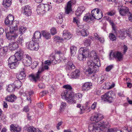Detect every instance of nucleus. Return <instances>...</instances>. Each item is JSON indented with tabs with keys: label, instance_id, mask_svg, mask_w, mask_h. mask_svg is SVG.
I'll use <instances>...</instances> for the list:
<instances>
[{
	"label": "nucleus",
	"instance_id": "nucleus-60",
	"mask_svg": "<svg viewBox=\"0 0 132 132\" xmlns=\"http://www.w3.org/2000/svg\"><path fill=\"white\" fill-rule=\"evenodd\" d=\"M38 62L37 61H35L33 63L32 66V68L34 69L35 68L36 66L38 65Z\"/></svg>",
	"mask_w": 132,
	"mask_h": 132
},
{
	"label": "nucleus",
	"instance_id": "nucleus-9",
	"mask_svg": "<svg viewBox=\"0 0 132 132\" xmlns=\"http://www.w3.org/2000/svg\"><path fill=\"white\" fill-rule=\"evenodd\" d=\"M22 62L24 65L25 66H30L32 63L31 57L27 55H26L23 57Z\"/></svg>",
	"mask_w": 132,
	"mask_h": 132
},
{
	"label": "nucleus",
	"instance_id": "nucleus-29",
	"mask_svg": "<svg viewBox=\"0 0 132 132\" xmlns=\"http://www.w3.org/2000/svg\"><path fill=\"white\" fill-rule=\"evenodd\" d=\"M26 76V75L23 71H21L20 73L16 76L17 79L19 80H22L24 79Z\"/></svg>",
	"mask_w": 132,
	"mask_h": 132
},
{
	"label": "nucleus",
	"instance_id": "nucleus-51",
	"mask_svg": "<svg viewBox=\"0 0 132 132\" xmlns=\"http://www.w3.org/2000/svg\"><path fill=\"white\" fill-rule=\"evenodd\" d=\"M126 33L132 39V29L131 28L128 31H126Z\"/></svg>",
	"mask_w": 132,
	"mask_h": 132
},
{
	"label": "nucleus",
	"instance_id": "nucleus-36",
	"mask_svg": "<svg viewBox=\"0 0 132 132\" xmlns=\"http://www.w3.org/2000/svg\"><path fill=\"white\" fill-rule=\"evenodd\" d=\"M15 88H19L21 86V82L19 80L15 81L13 84Z\"/></svg>",
	"mask_w": 132,
	"mask_h": 132
},
{
	"label": "nucleus",
	"instance_id": "nucleus-57",
	"mask_svg": "<svg viewBox=\"0 0 132 132\" xmlns=\"http://www.w3.org/2000/svg\"><path fill=\"white\" fill-rule=\"evenodd\" d=\"M51 34L52 35H54L56 34L57 32L55 28H53L51 29Z\"/></svg>",
	"mask_w": 132,
	"mask_h": 132
},
{
	"label": "nucleus",
	"instance_id": "nucleus-55",
	"mask_svg": "<svg viewBox=\"0 0 132 132\" xmlns=\"http://www.w3.org/2000/svg\"><path fill=\"white\" fill-rule=\"evenodd\" d=\"M52 63L54 65L57 64V63L59 62V61H58V58L57 57H55L54 60H52Z\"/></svg>",
	"mask_w": 132,
	"mask_h": 132
},
{
	"label": "nucleus",
	"instance_id": "nucleus-52",
	"mask_svg": "<svg viewBox=\"0 0 132 132\" xmlns=\"http://www.w3.org/2000/svg\"><path fill=\"white\" fill-rule=\"evenodd\" d=\"M63 88L66 89L65 90H70L71 92H73L72 90V88L69 85H65L63 87Z\"/></svg>",
	"mask_w": 132,
	"mask_h": 132
},
{
	"label": "nucleus",
	"instance_id": "nucleus-24",
	"mask_svg": "<svg viewBox=\"0 0 132 132\" xmlns=\"http://www.w3.org/2000/svg\"><path fill=\"white\" fill-rule=\"evenodd\" d=\"M63 14L62 13H59L56 18L57 22L60 24H61L63 22Z\"/></svg>",
	"mask_w": 132,
	"mask_h": 132
},
{
	"label": "nucleus",
	"instance_id": "nucleus-37",
	"mask_svg": "<svg viewBox=\"0 0 132 132\" xmlns=\"http://www.w3.org/2000/svg\"><path fill=\"white\" fill-rule=\"evenodd\" d=\"M28 132H42L39 129L35 128L33 127H30L28 129Z\"/></svg>",
	"mask_w": 132,
	"mask_h": 132
},
{
	"label": "nucleus",
	"instance_id": "nucleus-38",
	"mask_svg": "<svg viewBox=\"0 0 132 132\" xmlns=\"http://www.w3.org/2000/svg\"><path fill=\"white\" fill-rule=\"evenodd\" d=\"M70 52L72 56H74L76 53L77 47L73 46H71L70 48Z\"/></svg>",
	"mask_w": 132,
	"mask_h": 132
},
{
	"label": "nucleus",
	"instance_id": "nucleus-59",
	"mask_svg": "<svg viewBox=\"0 0 132 132\" xmlns=\"http://www.w3.org/2000/svg\"><path fill=\"white\" fill-rule=\"evenodd\" d=\"M113 65H111L107 67L105 69L106 71L107 72L109 71L113 68Z\"/></svg>",
	"mask_w": 132,
	"mask_h": 132
},
{
	"label": "nucleus",
	"instance_id": "nucleus-2",
	"mask_svg": "<svg viewBox=\"0 0 132 132\" xmlns=\"http://www.w3.org/2000/svg\"><path fill=\"white\" fill-rule=\"evenodd\" d=\"M94 61L89 60L87 62L88 68L86 70V73L90 75L93 73L98 72L99 68L101 66L100 63L98 56L96 55L94 56Z\"/></svg>",
	"mask_w": 132,
	"mask_h": 132
},
{
	"label": "nucleus",
	"instance_id": "nucleus-3",
	"mask_svg": "<svg viewBox=\"0 0 132 132\" xmlns=\"http://www.w3.org/2000/svg\"><path fill=\"white\" fill-rule=\"evenodd\" d=\"M73 93L71 92L70 90H65L62 93L61 96L62 99L66 100L69 103H75V97L73 96Z\"/></svg>",
	"mask_w": 132,
	"mask_h": 132
},
{
	"label": "nucleus",
	"instance_id": "nucleus-42",
	"mask_svg": "<svg viewBox=\"0 0 132 132\" xmlns=\"http://www.w3.org/2000/svg\"><path fill=\"white\" fill-rule=\"evenodd\" d=\"M82 94L80 93H78L75 94L74 95V94L73 95V96L75 97V102H76V100L79 99H81L82 98Z\"/></svg>",
	"mask_w": 132,
	"mask_h": 132
},
{
	"label": "nucleus",
	"instance_id": "nucleus-54",
	"mask_svg": "<svg viewBox=\"0 0 132 132\" xmlns=\"http://www.w3.org/2000/svg\"><path fill=\"white\" fill-rule=\"evenodd\" d=\"M116 129L114 128H108L105 130V132H114L116 131Z\"/></svg>",
	"mask_w": 132,
	"mask_h": 132
},
{
	"label": "nucleus",
	"instance_id": "nucleus-26",
	"mask_svg": "<svg viewBox=\"0 0 132 132\" xmlns=\"http://www.w3.org/2000/svg\"><path fill=\"white\" fill-rule=\"evenodd\" d=\"M8 50L7 47H3L0 48V56H3L5 55Z\"/></svg>",
	"mask_w": 132,
	"mask_h": 132
},
{
	"label": "nucleus",
	"instance_id": "nucleus-33",
	"mask_svg": "<svg viewBox=\"0 0 132 132\" xmlns=\"http://www.w3.org/2000/svg\"><path fill=\"white\" fill-rule=\"evenodd\" d=\"M91 14L90 13L86 14L83 18V20L84 21H87L90 20L91 21L93 20Z\"/></svg>",
	"mask_w": 132,
	"mask_h": 132
},
{
	"label": "nucleus",
	"instance_id": "nucleus-45",
	"mask_svg": "<svg viewBox=\"0 0 132 132\" xmlns=\"http://www.w3.org/2000/svg\"><path fill=\"white\" fill-rule=\"evenodd\" d=\"M26 30V28L23 27H21L19 28V33L21 35H22L25 32Z\"/></svg>",
	"mask_w": 132,
	"mask_h": 132
},
{
	"label": "nucleus",
	"instance_id": "nucleus-53",
	"mask_svg": "<svg viewBox=\"0 0 132 132\" xmlns=\"http://www.w3.org/2000/svg\"><path fill=\"white\" fill-rule=\"evenodd\" d=\"M79 8H78L77 10L76 11L75 15L77 16H80L81 15L82 13H81V11H80Z\"/></svg>",
	"mask_w": 132,
	"mask_h": 132
},
{
	"label": "nucleus",
	"instance_id": "nucleus-56",
	"mask_svg": "<svg viewBox=\"0 0 132 132\" xmlns=\"http://www.w3.org/2000/svg\"><path fill=\"white\" fill-rule=\"evenodd\" d=\"M73 22L75 23H76L78 27L79 26L80 22L78 19L76 18H73Z\"/></svg>",
	"mask_w": 132,
	"mask_h": 132
},
{
	"label": "nucleus",
	"instance_id": "nucleus-47",
	"mask_svg": "<svg viewBox=\"0 0 132 132\" xmlns=\"http://www.w3.org/2000/svg\"><path fill=\"white\" fill-rule=\"evenodd\" d=\"M66 103L64 102H62L61 103L60 106V110L61 111H63L64 109L66 107Z\"/></svg>",
	"mask_w": 132,
	"mask_h": 132
},
{
	"label": "nucleus",
	"instance_id": "nucleus-4",
	"mask_svg": "<svg viewBox=\"0 0 132 132\" xmlns=\"http://www.w3.org/2000/svg\"><path fill=\"white\" fill-rule=\"evenodd\" d=\"M89 53L88 49L86 47L81 48L79 50L78 58L80 61H84L85 60Z\"/></svg>",
	"mask_w": 132,
	"mask_h": 132
},
{
	"label": "nucleus",
	"instance_id": "nucleus-35",
	"mask_svg": "<svg viewBox=\"0 0 132 132\" xmlns=\"http://www.w3.org/2000/svg\"><path fill=\"white\" fill-rule=\"evenodd\" d=\"M43 6V4H40L37 6V11L38 14L41 13H45L44 10V9L43 7H42Z\"/></svg>",
	"mask_w": 132,
	"mask_h": 132
},
{
	"label": "nucleus",
	"instance_id": "nucleus-39",
	"mask_svg": "<svg viewBox=\"0 0 132 132\" xmlns=\"http://www.w3.org/2000/svg\"><path fill=\"white\" fill-rule=\"evenodd\" d=\"M75 68V65L71 61H69L68 62V65L67 66V68L69 70H71L74 69Z\"/></svg>",
	"mask_w": 132,
	"mask_h": 132
},
{
	"label": "nucleus",
	"instance_id": "nucleus-48",
	"mask_svg": "<svg viewBox=\"0 0 132 132\" xmlns=\"http://www.w3.org/2000/svg\"><path fill=\"white\" fill-rule=\"evenodd\" d=\"M127 34L126 33V31H121L120 33V35L119 37L121 39L124 38L127 36Z\"/></svg>",
	"mask_w": 132,
	"mask_h": 132
},
{
	"label": "nucleus",
	"instance_id": "nucleus-30",
	"mask_svg": "<svg viewBox=\"0 0 132 132\" xmlns=\"http://www.w3.org/2000/svg\"><path fill=\"white\" fill-rule=\"evenodd\" d=\"M106 76L104 75L98 78L97 82L99 84H101L106 79Z\"/></svg>",
	"mask_w": 132,
	"mask_h": 132
},
{
	"label": "nucleus",
	"instance_id": "nucleus-7",
	"mask_svg": "<svg viewBox=\"0 0 132 132\" xmlns=\"http://www.w3.org/2000/svg\"><path fill=\"white\" fill-rule=\"evenodd\" d=\"M91 15L93 20L94 19L98 20L101 19L103 15L102 12H100L98 9H95L92 10Z\"/></svg>",
	"mask_w": 132,
	"mask_h": 132
},
{
	"label": "nucleus",
	"instance_id": "nucleus-17",
	"mask_svg": "<svg viewBox=\"0 0 132 132\" xmlns=\"http://www.w3.org/2000/svg\"><path fill=\"white\" fill-rule=\"evenodd\" d=\"M21 127L17 125L12 124L10 126V130L12 132H20Z\"/></svg>",
	"mask_w": 132,
	"mask_h": 132
},
{
	"label": "nucleus",
	"instance_id": "nucleus-21",
	"mask_svg": "<svg viewBox=\"0 0 132 132\" xmlns=\"http://www.w3.org/2000/svg\"><path fill=\"white\" fill-rule=\"evenodd\" d=\"M23 53V51L22 50H20L16 52L14 56L18 60V61H19L21 60L22 57Z\"/></svg>",
	"mask_w": 132,
	"mask_h": 132
},
{
	"label": "nucleus",
	"instance_id": "nucleus-5",
	"mask_svg": "<svg viewBox=\"0 0 132 132\" xmlns=\"http://www.w3.org/2000/svg\"><path fill=\"white\" fill-rule=\"evenodd\" d=\"M26 47L28 49L32 50H37L39 48V45L38 43L34 40L27 42L26 44Z\"/></svg>",
	"mask_w": 132,
	"mask_h": 132
},
{
	"label": "nucleus",
	"instance_id": "nucleus-11",
	"mask_svg": "<svg viewBox=\"0 0 132 132\" xmlns=\"http://www.w3.org/2000/svg\"><path fill=\"white\" fill-rule=\"evenodd\" d=\"M22 12L27 16L30 15L31 13V7L29 5H25L22 7Z\"/></svg>",
	"mask_w": 132,
	"mask_h": 132
},
{
	"label": "nucleus",
	"instance_id": "nucleus-12",
	"mask_svg": "<svg viewBox=\"0 0 132 132\" xmlns=\"http://www.w3.org/2000/svg\"><path fill=\"white\" fill-rule=\"evenodd\" d=\"M19 21L16 20L12 21L10 26V32H14L16 30H17V26L19 25Z\"/></svg>",
	"mask_w": 132,
	"mask_h": 132
},
{
	"label": "nucleus",
	"instance_id": "nucleus-46",
	"mask_svg": "<svg viewBox=\"0 0 132 132\" xmlns=\"http://www.w3.org/2000/svg\"><path fill=\"white\" fill-rule=\"evenodd\" d=\"M91 43V41L89 39H87L84 40V45L87 47L90 46Z\"/></svg>",
	"mask_w": 132,
	"mask_h": 132
},
{
	"label": "nucleus",
	"instance_id": "nucleus-32",
	"mask_svg": "<svg viewBox=\"0 0 132 132\" xmlns=\"http://www.w3.org/2000/svg\"><path fill=\"white\" fill-rule=\"evenodd\" d=\"M18 60L14 55L11 56L8 60V63H11L14 62H18Z\"/></svg>",
	"mask_w": 132,
	"mask_h": 132
},
{
	"label": "nucleus",
	"instance_id": "nucleus-28",
	"mask_svg": "<svg viewBox=\"0 0 132 132\" xmlns=\"http://www.w3.org/2000/svg\"><path fill=\"white\" fill-rule=\"evenodd\" d=\"M16 99V97L14 94H11L7 96L5 100L9 102H13Z\"/></svg>",
	"mask_w": 132,
	"mask_h": 132
},
{
	"label": "nucleus",
	"instance_id": "nucleus-49",
	"mask_svg": "<svg viewBox=\"0 0 132 132\" xmlns=\"http://www.w3.org/2000/svg\"><path fill=\"white\" fill-rule=\"evenodd\" d=\"M109 37L110 40L112 41H115L116 40V36L113 33L109 34Z\"/></svg>",
	"mask_w": 132,
	"mask_h": 132
},
{
	"label": "nucleus",
	"instance_id": "nucleus-14",
	"mask_svg": "<svg viewBox=\"0 0 132 132\" xmlns=\"http://www.w3.org/2000/svg\"><path fill=\"white\" fill-rule=\"evenodd\" d=\"M92 87V84L89 82H87L82 84L81 90L87 91L89 90Z\"/></svg>",
	"mask_w": 132,
	"mask_h": 132
},
{
	"label": "nucleus",
	"instance_id": "nucleus-61",
	"mask_svg": "<svg viewBox=\"0 0 132 132\" xmlns=\"http://www.w3.org/2000/svg\"><path fill=\"white\" fill-rule=\"evenodd\" d=\"M115 13V11L113 10L110 11L109 12L107 13V14L109 15L112 16Z\"/></svg>",
	"mask_w": 132,
	"mask_h": 132
},
{
	"label": "nucleus",
	"instance_id": "nucleus-41",
	"mask_svg": "<svg viewBox=\"0 0 132 132\" xmlns=\"http://www.w3.org/2000/svg\"><path fill=\"white\" fill-rule=\"evenodd\" d=\"M19 64V62H14L11 63H8V65L10 68L13 69L15 68Z\"/></svg>",
	"mask_w": 132,
	"mask_h": 132
},
{
	"label": "nucleus",
	"instance_id": "nucleus-27",
	"mask_svg": "<svg viewBox=\"0 0 132 132\" xmlns=\"http://www.w3.org/2000/svg\"><path fill=\"white\" fill-rule=\"evenodd\" d=\"M12 0H4L3 1V5L6 8L9 7L12 4Z\"/></svg>",
	"mask_w": 132,
	"mask_h": 132
},
{
	"label": "nucleus",
	"instance_id": "nucleus-25",
	"mask_svg": "<svg viewBox=\"0 0 132 132\" xmlns=\"http://www.w3.org/2000/svg\"><path fill=\"white\" fill-rule=\"evenodd\" d=\"M9 47L10 50H14L18 47V44L16 42H11L9 44Z\"/></svg>",
	"mask_w": 132,
	"mask_h": 132
},
{
	"label": "nucleus",
	"instance_id": "nucleus-10",
	"mask_svg": "<svg viewBox=\"0 0 132 132\" xmlns=\"http://www.w3.org/2000/svg\"><path fill=\"white\" fill-rule=\"evenodd\" d=\"M119 12L120 15L123 16H125L128 15V14H130L128 8L125 6L121 7L119 10Z\"/></svg>",
	"mask_w": 132,
	"mask_h": 132
},
{
	"label": "nucleus",
	"instance_id": "nucleus-1",
	"mask_svg": "<svg viewBox=\"0 0 132 132\" xmlns=\"http://www.w3.org/2000/svg\"><path fill=\"white\" fill-rule=\"evenodd\" d=\"M103 115L101 114L95 113L90 118L92 122L89 125L88 130L91 132H102L105 128H109L110 125L107 121L99 122L104 118Z\"/></svg>",
	"mask_w": 132,
	"mask_h": 132
},
{
	"label": "nucleus",
	"instance_id": "nucleus-13",
	"mask_svg": "<svg viewBox=\"0 0 132 132\" xmlns=\"http://www.w3.org/2000/svg\"><path fill=\"white\" fill-rule=\"evenodd\" d=\"M8 32L6 33V36L8 40H11L15 41L18 37V35L17 33L14 32Z\"/></svg>",
	"mask_w": 132,
	"mask_h": 132
},
{
	"label": "nucleus",
	"instance_id": "nucleus-18",
	"mask_svg": "<svg viewBox=\"0 0 132 132\" xmlns=\"http://www.w3.org/2000/svg\"><path fill=\"white\" fill-rule=\"evenodd\" d=\"M76 33L78 35H81L83 37H86L88 35L89 33L87 30L85 29L81 30H77Z\"/></svg>",
	"mask_w": 132,
	"mask_h": 132
},
{
	"label": "nucleus",
	"instance_id": "nucleus-50",
	"mask_svg": "<svg viewBox=\"0 0 132 132\" xmlns=\"http://www.w3.org/2000/svg\"><path fill=\"white\" fill-rule=\"evenodd\" d=\"M77 107L80 108V113L81 114H82L84 112L85 109L84 108V106H81V105L80 104H78L77 105Z\"/></svg>",
	"mask_w": 132,
	"mask_h": 132
},
{
	"label": "nucleus",
	"instance_id": "nucleus-43",
	"mask_svg": "<svg viewBox=\"0 0 132 132\" xmlns=\"http://www.w3.org/2000/svg\"><path fill=\"white\" fill-rule=\"evenodd\" d=\"M15 88L13 84L12 85H8L7 88V90L9 92H13L14 91Z\"/></svg>",
	"mask_w": 132,
	"mask_h": 132
},
{
	"label": "nucleus",
	"instance_id": "nucleus-8",
	"mask_svg": "<svg viewBox=\"0 0 132 132\" xmlns=\"http://www.w3.org/2000/svg\"><path fill=\"white\" fill-rule=\"evenodd\" d=\"M44 71L43 66H41L39 68L38 72L35 74H31L30 75L29 78L31 80L36 81L39 79L40 73Z\"/></svg>",
	"mask_w": 132,
	"mask_h": 132
},
{
	"label": "nucleus",
	"instance_id": "nucleus-63",
	"mask_svg": "<svg viewBox=\"0 0 132 132\" xmlns=\"http://www.w3.org/2000/svg\"><path fill=\"white\" fill-rule=\"evenodd\" d=\"M29 111V109L28 106H26L24 107L23 109V111L26 112H27Z\"/></svg>",
	"mask_w": 132,
	"mask_h": 132
},
{
	"label": "nucleus",
	"instance_id": "nucleus-40",
	"mask_svg": "<svg viewBox=\"0 0 132 132\" xmlns=\"http://www.w3.org/2000/svg\"><path fill=\"white\" fill-rule=\"evenodd\" d=\"M42 4L43 6L42 7H43L45 12L48 11L52 8V6L48 4Z\"/></svg>",
	"mask_w": 132,
	"mask_h": 132
},
{
	"label": "nucleus",
	"instance_id": "nucleus-19",
	"mask_svg": "<svg viewBox=\"0 0 132 132\" xmlns=\"http://www.w3.org/2000/svg\"><path fill=\"white\" fill-rule=\"evenodd\" d=\"M14 20V17L11 14H9L6 18L5 21V24L10 26L12 21Z\"/></svg>",
	"mask_w": 132,
	"mask_h": 132
},
{
	"label": "nucleus",
	"instance_id": "nucleus-23",
	"mask_svg": "<svg viewBox=\"0 0 132 132\" xmlns=\"http://www.w3.org/2000/svg\"><path fill=\"white\" fill-rule=\"evenodd\" d=\"M41 37V34L38 31H36L33 36L32 39L35 40V41L38 42L39 39Z\"/></svg>",
	"mask_w": 132,
	"mask_h": 132
},
{
	"label": "nucleus",
	"instance_id": "nucleus-16",
	"mask_svg": "<svg viewBox=\"0 0 132 132\" xmlns=\"http://www.w3.org/2000/svg\"><path fill=\"white\" fill-rule=\"evenodd\" d=\"M112 56L117 61H120L123 58L122 54L119 52H114L112 54Z\"/></svg>",
	"mask_w": 132,
	"mask_h": 132
},
{
	"label": "nucleus",
	"instance_id": "nucleus-58",
	"mask_svg": "<svg viewBox=\"0 0 132 132\" xmlns=\"http://www.w3.org/2000/svg\"><path fill=\"white\" fill-rule=\"evenodd\" d=\"M59 57V58L58 59V61L59 62L62 61H65L66 60V58L64 56H60Z\"/></svg>",
	"mask_w": 132,
	"mask_h": 132
},
{
	"label": "nucleus",
	"instance_id": "nucleus-6",
	"mask_svg": "<svg viewBox=\"0 0 132 132\" xmlns=\"http://www.w3.org/2000/svg\"><path fill=\"white\" fill-rule=\"evenodd\" d=\"M113 95V92L110 91L102 95L101 96V98L104 101L111 103L114 101Z\"/></svg>",
	"mask_w": 132,
	"mask_h": 132
},
{
	"label": "nucleus",
	"instance_id": "nucleus-44",
	"mask_svg": "<svg viewBox=\"0 0 132 132\" xmlns=\"http://www.w3.org/2000/svg\"><path fill=\"white\" fill-rule=\"evenodd\" d=\"M54 40L55 41H56L57 43L58 42L59 43L62 42L63 41L64 39L59 37L55 36L54 38Z\"/></svg>",
	"mask_w": 132,
	"mask_h": 132
},
{
	"label": "nucleus",
	"instance_id": "nucleus-64",
	"mask_svg": "<svg viewBox=\"0 0 132 132\" xmlns=\"http://www.w3.org/2000/svg\"><path fill=\"white\" fill-rule=\"evenodd\" d=\"M97 103L96 102H94L92 105L91 108L92 109H94L96 106Z\"/></svg>",
	"mask_w": 132,
	"mask_h": 132
},
{
	"label": "nucleus",
	"instance_id": "nucleus-31",
	"mask_svg": "<svg viewBox=\"0 0 132 132\" xmlns=\"http://www.w3.org/2000/svg\"><path fill=\"white\" fill-rule=\"evenodd\" d=\"M41 33L42 36L47 39H48L51 38L50 34L46 31L43 30L41 32Z\"/></svg>",
	"mask_w": 132,
	"mask_h": 132
},
{
	"label": "nucleus",
	"instance_id": "nucleus-62",
	"mask_svg": "<svg viewBox=\"0 0 132 132\" xmlns=\"http://www.w3.org/2000/svg\"><path fill=\"white\" fill-rule=\"evenodd\" d=\"M124 130H126L128 131H131V128L130 127H124L123 128Z\"/></svg>",
	"mask_w": 132,
	"mask_h": 132
},
{
	"label": "nucleus",
	"instance_id": "nucleus-34",
	"mask_svg": "<svg viewBox=\"0 0 132 132\" xmlns=\"http://www.w3.org/2000/svg\"><path fill=\"white\" fill-rule=\"evenodd\" d=\"M16 42L18 45H20L21 46L23 45L24 43V38L22 35H21L20 36Z\"/></svg>",
	"mask_w": 132,
	"mask_h": 132
},
{
	"label": "nucleus",
	"instance_id": "nucleus-22",
	"mask_svg": "<svg viewBox=\"0 0 132 132\" xmlns=\"http://www.w3.org/2000/svg\"><path fill=\"white\" fill-rule=\"evenodd\" d=\"M72 2L71 1H69L65 7V12L66 13L69 14L72 11L71 9V4Z\"/></svg>",
	"mask_w": 132,
	"mask_h": 132
},
{
	"label": "nucleus",
	"instance_id": "nucleus-15",
	"mask_svg": "<svg viewBox=\"0 0 132 132\" xmlns=\"http://www.w3.org/2000/svg\"><path fill=\"white\" fill-rule=\"evenodd\" d=\"M80 75L79 70L78 69H76L75 71L72 72L69 76L70 78L76 79L79 78Z\"/></svg>",
	"mask_w": 132,
	"mask_h": 132
},
{
	"label": "nucleus",
	"instance_id": "nucleus-20",
	"mask_svg": "<svg viewBox=\"0 0 132 132\" xmlns=\"http://www.w3.org/2000/svg\"><path fill=\"white\" fill-rule=\"evenodd\" d=\"M63 39L68 40L71 38L72 35L67 30H64L63 33Z\"/></svg>",
	"mask_w": 132,
	"mask_h": 132
}]
</instances>
